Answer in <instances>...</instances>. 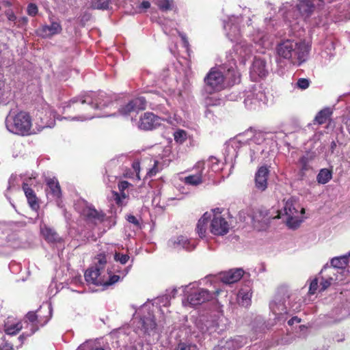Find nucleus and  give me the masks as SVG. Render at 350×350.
I'll return each instance as SVG.
<instances>
[{
  "mask_svg": "<svg viewBox=\"0 0 350 350\" xmlns=\"http://www.w3.org/2000/svg\"><path fill=\"white\" fill-rule=\"evenodd\" d=\"M224 27L226 36L231 42H237L234 46L233 51L226 54V59L229 63L228 71L237 68V62L239 65L245 66L246 62L253 55L252 45L246 41H240L244 35L249 37L254 43L261 49H267L271 45L270 36L265 31L254 29L252 25V19L248 16L245 20L243 16H231L227 22H224Z\"/></svg>",
  "mask_w": 350,
  "mask_h": 350,
  "instance_id": "f257e3e1",
  "label": "nucleus"
},
{
  "mask_svg": "<svg viewBox=\"0 0 350 350\" xmlns=\"http://www.w3.org/2000/svg\"><path fill=\"white\" fill-rule=\"evenodd\" d=\"M274 136L272 133L261 131L254 133L252 131L239 134L226 143L224 152L225 163L233 167L241 148L248 149L250 162L258 161L267 150V141L273 139Z\"/></svg>",
  "mask_w": 350,
  "mask_h": 350,
  "instance_id": "f03ea898",
  "label": "nucleus"
},
{
  "mask_svg": "<svg viewBox=\"0 0 350 350\" xmlns=\"http://www.w3.org/2000/svg\"><path fill=\"white\" fill-rule=\"evenodd\" d=\"M107 258L104 254H98L95 265L88 269L84 274L85 281L95 286H108L122 280L130 271L131 265L124 267L113 265L105 270Z\"/></svg>",
  "mask_w": 350,
  "mask_h": 350,
  "instance_id": "7ed1b4c3",
  "label": "nucleus"
},
{
  "mask_svg": "<svg viewBox=\"0 0 350 350\" xmlns=\"http://www.w3.org/2000/svg\"><path fill=\"white\" fill-rule=\"evenodd\" d=\"M178 293L176 288L167 289L165 293L157 297L152 301H148L143 304L137 313L141 314L136 323V328L148 335L153 334L157 330V323L153 315V309L156 307L161 313L163 314L161 307H169L172 299L174 298Z\"/></svg>",
  "mask_w": 350,
  "mask_h": 350,
  "instance_id": "20e7f679",
  "label": "nucleus"
},
{
  "mask_svg": "<svg viewBox=\"0 0 350 350\" xmlns=\"http://www.w3.org/2000/svg\"><path fill=\"white\" fill-rule=\"evenodd\" d=\"M296 295L287 288H280L269 304V316L273 317L274 321L269 325L282 324L293 313L299 311L300 304L296 302Z\"/></svg>",
  "mask_w": 350,
  "mask_h": 350,
  "instance_id": "39448f33",
  "label": "nucleus"
},
{
  "mask_svg": "<svg viewBox=\"0 0 350 350\" xmlns=\"http://www.w3.org/2000/svg\"><path fill=\"white\" fill-rule=\"evenodd\" d=\"M310 46L305 41L295 39L281 40L276 45V62L281 66L282 60L300 66L309 56Z\"/></svg>",
  "mask_w": 350,
  "mask_h": 350,
  "instance_id": "423d86ee",
  "label": "nucleus"
},
{
  "mask_svg": "<svg viewBox=\"0 0 350 350\" xmlns=\"http://www.w3.org/2000/svg\"><path fill=\"white\" fill-rule=\"evenodd\" d=\"M116 103L112 96L105 92H83L71 98L64 109L73 107L75 110L85 112L92 110H103L113 106Z\"/></svg>",
  "mask_w": 350,
  "mask_h": 350,
  "instance_id": "0eeeda50",
  "label": "nucleus"
},
{
  "mask_svg": "<svg viewBox=\"0 0 350 350\" xmlns=\"http://www.w3.org/2000/svg\"><path fill=\"white\" fill-rule=\"evenodd\" d=\"M216 276L209 275L203 279L190 282L187 285L182 286L185 299L183 301L184 304H188L191 307H196L204 303L211 301L219 295L221 290L217 288L215 291H211L206 288H202V284H206L208 282H215Z\"/></svg>",
  "mask_w": 350,
  "mask_h": 350,
  "instance_id": "6e6552de",
  "label": "nucleus"
},
{
  "mask_svg": "<svg viewBox=\"0 0 350 350\" xmlns=\"http://www.w3.org/2000/svg\"><path fill=\"white\" fill-rule=\"evenodd\" d=\"M52 310L51 304L46 303L41 306L36 312H29L26 314L22 323L24 328L29 330L24 332L19 336L18 339L21 342L20 345L23 343L27 338L38 330L40 326L42 327L48 323L52 316Z\"/></svg>",
  "mask_w": 350,
  "mask_h": 350,
  "instance_id": "1a4fd4ad",
  "label": "nucleus"
},
{
  "mask_svg": "<svg viewBox=\"0 0 350 350\" xmlns=\"http://www.w3.org/2000/svg\"><path fill=\"white\" fill-rule=\"evenodd\" d=\"M6 129L11 133L28 136L33 133L32 118L25 111H10L5 120Z\"/></svg>",
  "mask_w": 350,
  "mask_h": 350,
  "instance_id": "9d476101",
  "label": "nucleus"
},
{
  "mask_svg": "<svg viewBox=\"0 0 350 350\" xmlns=\"http://www.w3.org/2000/svg\"><path fill=\"white\" fill-rule=\"evenodd\" d=\"M228 319L220 312L217 315L201 317L197 320V328L203 335L221 334L227 328Z\"/></svg>",
  "mask_w": 350,
  "mask_h": 350,
  "instance_id": "9b49d317",
  "label": "nucleus"
},
{
  "mask_svg": "<svg viewBox=\"0 0 350 350\" xmlns=\"http://www.w3.org/2000/svg\"><path fill=\"white\" fill-rule=\"evenodd\" d=\"M283 208L278 211V217L286 216V224L290 228L295 229L303 221V214L305 213L304 208L299 205L293 198H289L283 200Z\"/></svg>",
  "mask_w": 350,
  "mask_h": 350,
  "instance_id": "f8f14e48",
  "label": "nucleus"
},
{
  "mask_svg": "<svg viewBox=\"0 0 350 350\" xmlns=\"http://www.w3.org/2000/svg\"><path fill=\"white\" fill-rule=\"evenodd\" d=\"M74 206L85 221L92 226H96L105 220L106 215L102 211L96 210L94 206L83 200H77Z\"/></svg>",
  "mask_w": 350,
  "mask_h": 350,
  "instance_id": "ddd939ff",
  "label": "nucleus"
},
{
  "mask_svg": "<svg viewBox=\"0 0 350 350\" xmlns=\"http://www.w3.org/2000/svg\"><path fill=\"white\" fill-rule=\"evenodd\" d=\"M204 83L202 90L206 93H217L225 88L224 74L216 68H211L204 79Z\"/></svg>",
  "mask_w": 350,
  "mask_h": 350,
  "instance_id": "4468645a",
  "label": "nucleus"
},
{
  "mask_svg": "<svg viewBox=\"0 0 350 350\" xmlns=\"http://www.w3.org/2000/svg\"><path fill=\"white\" fill-rule=\"evenodd\" d=\"M244 104L250 109H255L265 103L267 98L262 86L260 84H254L244 92Z\"/></svg>",
  "mask_w": 350,
  "mask_h": 350,
  "instance_id": "2eb2a0df",
  "label": "nucleus"
},
{
  "mask_svg": "<svg viewBox=\"0 0 350 350\" xmlns=\"http://www.w3.org/2000/svg\"><path fill=\"white\" fill-rule=\"evenodd\" d=\"M195 171L196 173L184 178V183L186 185L198 186L206 180L213 178V174L210 173L208 170H206V167H203V163L201 162H198L196 164Z\"/></svg>",
  "mask_w": 350,
  "mask_h": 350,
  "instance_id": "dca6fc26",
  "label": "nucleus"
},
{
  "mask_svg": "<svg viewBox=\"0 0 350 350\" xmlns=\"http://www.w3.org/2000/svg\"><path fill=\"white\" fill-rule=\"evenodd\" d=\"M150 99V95L147 96H139L135 98L125 105H122L118 111L119 115L122 116H130L132 113H137L140 110H144L146 106L147 100Z\"/></svg>",
  "mask_w": 350,
  "mask_h": 350,
  "instance_id": "f3484780",
  "label": "nucleus"
},
{
  "mask_svg": "<svg viewBox=\"0 0 350 350\" xmlns=\"http://www.w3.org/2000/svg\"><path fill=\"white\" fill-rule=\"evenodd\" d=\"M20 247V242L16 234L10 232L9 230L4 232L0 230V253L2 254H9L13 249Z\"/></svg>",
  "mask_w": 350,
  "mask_h": 350,
  "instance_id": "a211bd4d",
  "label": "nucleus"
},
{
  "mask_svg": "<svg viewBox=\"0 0 350 350\" xmlns=\"http://www.w3.org/2000/svg\"><path fill=\"white\" fill-rule=\"evenodd\" d=\"M269 73V66L266 60L261 57H254L250 68V77L252 81L264 79Z\"/></svg>",
  "mask_w": 350,
  "mask_h": 350,
  "instance_id": "6ab92c4d",
  "label": "nucleus"
},
{
  "mask_svg": "<svg viewBox=\"0 0 350 350\" xmlns=\"http://www.w3.org/2000/svg\"><path fill=\"white\" fill-rule=\"evenodd\" d=\"M49 24L42 25L36 30L38 36L43 38H51L55 35L59 34L62 31V27L59 19L53 16H49Z\"/></svg>",
  "mask_w": 350,
  "mask_h": 350,
  "instance_id": "aec40b11",
  "label": "nucleus"
},
{
  "mask_svg": "<svg viewBox=\"0 0 350 350\" xmlns=\"http://www.w3.org/2000/svg\"><path fill=\"white\" fill-rule=\"evenodd\" d=\"M350 257V251L346 254L334 257L331 259V265H325L321 270V273L324 272L332 273L333 275H337L338 270H342L347 266L349 258Z\"/></svg>",
  "mask_w": 350,
  "mask_h": 350,
  "instance_id": "412c9836",
  "label": "nucleus"
},
{
  "mask_svg": "<svg viewBox=\"0 0 350 350\" xmlns=\"http://www.w3.org/2000/svg\"><path fill=\"white\" fill-rule=\"evenodd\" d=\"M198 241L193 239H189L185 236L180 235L170 239L168 241V245L176 250H185L187 251L193 250Z\"/></svg>",
  "mask_w": 350,
  "mask_h": 350,
  "instance_id": "4be33fe9",
  "label": "nucleus"
},
{
  "mask_svg": "<svg viewBox=\"0 0 350 350\" xmlns=\"http://www.w3.org/2000/svg\"><path fill=\"white\" fill-rule=\"evenodd\" d=\"M162 120H167V118L159 117L151 112H146L140 117L138 126L145 131L152 130L160 126Z\"/></svg>",
  "mask_w": 350,
  "mask_h": 350,
  "instance_id": "5701e85b",
  "label": "nucleus"
},
{
  "mask_svg": "<svg viewBox=\"0 0 350 350\" xmlns=\"http://www.w3.org/2000/svg\"><path fill=\"white\" fill-rule=\"evenodd\" d=\"M248 343L243 336H237L225 341H221L213 350H239Z\"/></svg>",
  "mask_w": 350,
  "mask_h": 350,
  "instance_id": "b1692460",
  "label": "nucleus"
},
{
  "mask_svg": "<svg viewBox=\"0 0 350 350\" xmlns=\"http://www.w3.org/2000/svg\"><path fill=\"white\" fill-rule=\"evenodd\" d=\"M230 226L228 221L222 217L215 215L211 219L210 231L217 236H223L229 231Z\"/></svg>",
  "mask_w": 350,
  "mask_h": 350,
  "instance_id": "393cba45",
  "label": "nucleus"
},
{
  "mask_svg": "<svg viewBox=\"0 0 350 350\" xmlns=\"http://www.w3.org/2000/svg\"><path fill=\"white\" fill-rule=\"evenodd\" d=\"M269 175V170L266 165H262L257 170L255 174V187L257 190L264 191L267 188L268 177Z\"/></svg>",
  "mask_w": 350,
  "mask_h": 350,
  "instance_id": "a878e982",
  "label": "nucleus"
},
{
  "mask_svg": "<svg viewBox=\"0 0 350 350\" xmlns=\"http://www.w3.org/2000/svg\"><path fill=\"white\" fill-rule=\"evenodd\" d=\"M314 152H306L304 154H301L299 159H298L297 162V165L299 169V175L301 179H303L306 172H308L309 170L312 168L310 166V163L314 159Z\"/></svg>",
  "mask_w": 350,
  "mask_h": 350,
  "instance_id": "bb28decb",
  "label": "nucleus"
},
{
  "mask_svg": "<svg viewBox=\"0 0 350 350\" xmlns=\"http://www.w3.org/2000/svg\"><path fill=\"white\" fill-rule=\"evenodd\" d=\"M243 275L242 269H230L228 271L221 273L219 280L226 284H231L238 282Z\"/></svg>",
  "mask_w": 350,
  "mask_h": 350,
  "instance_id": "cd10ccee",
  "label": "nucleus"
},
{
  "mask_svg": "<svg viewBox=\"0 0 350 350\" xmlns=\"http://www.w3.org/2000/svg\"><path fill=\"white\" fill-rule=\"evenodd\" d=\"M47 188L46 195L53 199H59L62 196V191L59 182L55 178H48L46 180Z\"/></svg>",
  "mask_w": 350,
  "mask_h": 350,
  "instance_id": "c85d7f7f",
  "label": "nucleus"
},
{
  "mask_svg": "<svg viewBox=\"0 0 350 350\" xmlns=\"http://www.w3.org/2000/svg\"><path fill=\"white\" fill-rule=\"evenodd\" d=\"M216 94L206 93L204 90L201 91L203 104L205 107L218 106L224 103V98Z\"/></svg>",
  "mask_w": 350,
  "mask_h": 350,
  "instance_id": "c756f323",
  "label": "nucleus"
},
{
  "mask_svg": "<svg viewBox=\"0 0 350 350\" xmlns=\"http://www.w3.org/2000/svg\"><path fill=\"white\" fill-rule=\"evenodd\" d=\"M252 291L250 286H245L239 290L237 294V301L239 305L247 308L252 303Z\"/></svg>",
  "mask_w": 350,
  "mask_h": 350,
  "instance_id": "7c9ffc66",
  "label": "nucleus"
},
{
  "mask_svg": "<svg viewBox=\"0 0 350 350\" xmlns=\"http://www.w3.org/2000/svg\"><path fill=\"white\" fill-rule=\"evenodd\" d=\"M211 213L206 212L198 221L196 232L201 239L206 237L208 224L211 219Z\"/></svg>",
  "mask_w": 350,
  "mask_h": 350,
  "instance_id": "2f4dec72",
  "label": "nucleus"
},
{
  "mask_svg": "<svg viewBox=\"0 0 350 350\" xmlns=\"http://www.w3.org/2000/svg\"><path fill=\"white\" fill-rule=\"evenodd\" d=\"M14 98L10 87L6 86L5 82L0 79V105H6Z\"/></svg>",
  "mask_w": 350,
  "mask_h": 350,
  "instance_id": "473e14b6",
  "label": "nucleus"
},
{
  "mask_svg": "<svg viewBox=\"0 0 350 350\" xmlns=\"http://www.w3.org/2000/svg\"><path fill=\"white\" fill-rule=\"evenodd\" d=\"M203 167L208 170L211 174H214L222 170V163L215 157H210L206 161H201Z\"/></svg>",
  "mask_w": 350,
  "mask_h": 350,
  "instance_id": "72a5a7b5",
  "label": "nucleus"
},
{
  "mask_svg": "<svg viewBox=\"0 0 350 350\" xmlns=\"http://www.w3.org/2000/svg\"><path fill=\"white\" fill-rule=\"evenodd\" d=\"M321 55L329 58L334 55L335 45L332 38H327L321 44Z\"/></svg>",
  "mask_w": 350,
  "mask_h": 350,
  "instance_id": "f704fd0d",
  "label": "nucleus"
},
{
  "mask_svg": "<svg viewBox=\"0 0 350 350\" xmlns=\"http://www.w3.org/2000/svg\"><path fill=\"white\" fill-rule=\"evenodd\" d=\"M321 281L320 283V291L326 290L333 282L337 280H341L342 278H339L338 275H333L332 273L324 272L323 274L321 273Z\"/></svg>",
  "mask_w": 350,
  "mask_h": 350,
  "instance_id": "c9c22d12",
  "label": "nucleus"
},
{
  "mask_svg": "<svg viewBox=\"0 0 350 350\" xmlns=\"http://www.w3.org/2000/svg\"><path fill=\"white\" fill-rule=\"evenodd\" d=\"M157 22L166 35L173 34V31H178L176 28V23L174 21L159 17Z\"/></svg>",
  "mask_w": 350,
  "mask_h": 350,
  "instance_id": "e433bc0d",
  "label": "nucleus"
},
{
  "mask_svg": "<svg viewBox=\"0 0 350 350\" xmlns=\"http://www.w3.org/2000/svg\"><path fill=\"white\" fill-rule=\"evenodd\" d=\"M24 328L21 321L12 323L10 319L5 323L4 331L6 334L13 336Z\"/></svg>",
  "mask_w": 350,
  "mask_h": 350,
  "instance_id": "4c0bfd02",
  "label": "nucleus"
},
{
  "mask_svg": "<svg viewBox=\"0 0 350 350\" xmlns=\"http://www.w3.org/2000/svg\"><path fill=\"white\" fill-rule=\"evenodd\" d=\"M41 232L45 239L51 243H59L62 241V238L52 228L44 226L41 228Z\"/></svg>",
  "mask_w": 350,
  "mask_h": 350,
  "instance_id": "58836bf2",
  "label": "nucleus"
},
{
  "mask_svg": "<svg viewBox=\"0 0 350 350\" xmlns=\"http://www.w3.org/2000/svg\"><path fill=\"white\" fill-rule=\"evenodd\" d=\"M150 2L148 0H143L141 3L137 4L135 6L131 5V8L129 9L127 3L124 5V8L127 10L131 14H135L137 13L145 12L150 8Z\"/></svg>",
  "mask_w": 350,
  "mask_h": 350,
  "instance_id": "ea45409f",
  "label": "nucleus"
},
{
  "mask_svg": "<svg viewBox=\"0 0 350 350\" xmlns=\"http://www.w3.org/2000/svg\"><path fill=\"white\" fill-rule=\"evenodd\" d=\"M114 4L113 0H92L90 7L96 10H109L112 9V5Z\"/></svg>",
  "mask_w": 350,
  "mask_h": 350,
  "instance_id": "a19ab883",
  "label": "nucleus"
},
{
  "mask_svg": "<svg viewBox=\"0 0 350 350\" xmlns=\"http://www.w3.org/2000/svg\"><path fill=\"white\" fill-rule=\"evenodd\" d=\"M332 178V170L323 168L321 169L317 176V180L319 184L325 185Z\"/></svg>",
  "mask_w": 350,
  "mask_h": 350,
  "instance_id": "79ce46f5",
  "label": "nucleus"
},
{
  "mask_svg": "<svg viewBox=\"0 0 350 350\" xmlns=\"http://www.w3.org/2000/svg\"><path fill=\"white\" fill-rule=\"evenodd\" d=\"M77 350H105L95 340H87L81 344Z\"/></svg>",
  "mask_w": 350,
  "mask_h": 350,
  "instance_id": "37998d69",
  "label": "nucleus"
},
{
  "mask_svg": "<svg viewBox=\"0 0 350 350\" xmlns=\"http://www.w3.org/2000/svg\"><path fill=\"white\" fill-rule=\"evenodd\" d=\"M332 114V111L329 108H325L321 110L315 117V122L319 124H324Z\"/></svg>",
  "mask_w": 350,
  "mask_h": 350,
  "instance_id": "c03bdc74",
  "label": "nucleus"
},
{
  "mask_svg": "<svg viewBox=\"0 0 350 350\" xmlns=\"http://www.w3.org/2000/svg\"><path fill=\"white\" fill-rule=\"evenodd\" d=\"M115 113H112V114H104V115H96V114H91V113H82L81 115H79V116H75L73 118H72V120H77V121H85V120H92L94 118H100V117H109V116H114Z\"/></svg>",
  "mask_w": 350,
  "mask_h": 350,
  "instance_id": "a18cd8bd",
  "label": "nucleus"
},
{
  "mask_svg": "<svg viewBox=\"0 0 350 350\" xmlns=\"http://www.w3.org/2000/svg\"><path fill=\"white\" fill-rule=\"evenodd\" d=\"M111 199L113 200L118 206H122L126 204V196L124 192L119 193L117 191H112Z\"/></svg>",
  "mask_w": 350,
  "mask_h": 350,
  "instance_id": "49530a36",
  "label": "nucleus"
},
{
  "mask_svg": "<svg viewBox=\"0 0 350 350\" xmlns=\"http://www.w3.org/2000/svg\"><path fill=\"white\" fill-rule=\"evenodd\" d=\"M155 3L163 12L171 10L174 6L173 0H156Z\"/></svg>",
  "mask_w": 350,
  "mask_h": 350,
  "instance_id": "de8ad7c7",
  "label": "nucleus"
},
{
  "mask_svg": "<svg viewBox=\"0 0 350 350\" xmlns=\"http://www.w3.org/2000/svg\"><path fill=\"white\" fill-rule=\"evenodd\" d=\"M174 138L176 142L182 144L187 139V133L184 130L178 129L174 133Z\"/></svg>",
  "mask_w": 350,
  "mask_h": 350,
  "instance_id": "09e8293b",
  "label": "nucleus"
},
{
  "mask_svg": "<svg viewBox=\"0 0 350 350\" xmlns=\"http://www.w3.org/2000/svg\"><path fill=\"white\" fill-rule=\"evenodd\" d=\"M265 24L267 30L271 33H273V31L276 29V26L278 25L277 20L275 16H270L269 18L266 17L265 18Z\"/></svg>",
  "mask_w": 350,
  "mask_h": 350,
  "instance_id": "8fccbe9b",
  "label": "nucleus"
},
{
  "mask_svg": "<svg viewBox=\"0 0 350 350\" xmlns=\"http://www.w3.org/2000/svg\"><path fill=\"white\" fill-rule=\"evenodd\" d=\"M174 350H198L195 345L180 342Z\"/></svg>",
  "mask_w": 350,
  "mask_h": 350,
  "instance_id": "3c124183",
  "label": "nucleus"
},
{
  "mask_svg": "<svg viewBox=\"0 0 350 350\" xmlns=\"http://www.w3.org/2000/svg\"><path fill=\"white\" fill-rule=\"evenodd\" d=\"M12 345L5 341V335L0 332V350H12Z\"/></svg>",
  "mask_w": 350,
  "mask_h": 350,
  "instance_id": "603ef678",
  "label": "nucleus"
},
{
  "mask_svg": "<svg viewBox=\"0 0 350 350\" xmlns=\"http://www.w3.org/2000/svg\"><path fill=\"white\" fill-rule=\"evenodd\" d=\"M310 83V81L308 79L299 78L296 83V86L299 89L306 90L309 87Z\"/></svg>",
  "mask_w": 350,
  "mask_h": 350,
  "instance_id": "864d4df0",
  "label": "nucleus"
},
{
  "mask_svg": "<svg viewBox=\"0 0 350 350\" xmlns=\"http://www.w3.org/2000/svg\"><path fill=\"white\" fill-rule=\"evenodd\" d=\"M114 259L116 262H120L122 265H124L128 262L129 256L127 254L116 252L114 254Z\"/></svg>",
  "mask_w": 350,
  "mask_h": 350,
  "instance_id": "5fc2aeb1",
  "label": "nucleus"
},
{
  "mask_svg": "<svg viewBox=\"0 0 350 350\" xmlns=\"http://www.w3.org/2000/svg\"><path fill=\"white\" fill-rule=\"evenodd\" d=\"M27 12L29 16H35L38 12V6L33 3H29L27 8Z\"/></svg>",
  "mask_w": 350,
  "mask_h": 350,
  "instance_id": "6e6d98bb",
  "label": "nucleus"
},
{
  "mask_svg": "<svg viewBox=\"0 0 350 350\" xmlns=\"http://www.w3.org/2000/svg\"><path fill=\"white\" fill-rule=\"evenodd\" d=\"M27 199V202L30 206V207L34 210L36 211L39 208V204L38 202V199L36 198V196L29 197Z\"/></svg>",
  "mask_w": 350,
  "mask_h": 350,
  "instance_id": "4d7b16f0",
  "label": "nucleus"
},
{
  "mask_svg": "<svg viewBox=\"0 0 350 350\" xmlns=\"http://www.w3.org/2000/svg\"><path fill=\"white\" fill-rule=\"evenodd\" d=\"M23 190L24 191V193L27 198L36 196L33 190L31 188H30L28 184L27 183L23 184Z\"/></svg>",
  "mask_w": 350,
  "mask_h": 350,
  "instance_id": "13d9d810",
  "label": "nucleus"
},
{
  "mask_svg": "<svg viewBox=\"0 0 350 350\" xmlns=\"http://www.w3.org/2000/svg\"><path fill=\"white\" fill-rule=\"evenodd\" d=\"M225 97L228 100L237 101L241 98V94L238 92L233 91L229 94L226 95Z\"/></svg>",
  "mask_w": 350,
  "mask_h": 350,
  "instance_id": "bf43d9fd",
  "label": "nucleus"
},
{
  "mask_svg": "<svg viewBox=\"0 0 350 350\" xmlns=\"http://www.w3.org/2000/svg\"><path fill=\"white\" fill-rule=\"evenodd\" d=\"M132 168L135 173V176L140 179L139 172H140V163L138 160H135L132 163Z\"/></svg>",
  "mask_w": 350,
  "mask_h": 350,
  "instance_id": "052dcab7",
  "label": "nucleus"
},
{
  "mask_svg": "<svg viewBox=\"0 0 350 350\" xmlns=\"http://www.w3.org/2000/svg\"><path fill=\"white\" fill-rule=\"evenodd\" d=\"M50 116H53V120H50L49 122H46L44 125V127H49L51 128L55 124V120L58 119L60 120L59 116H57L56 113L53 111H50Z\"/></svg>",
  "mask_w": 350,
  "mask_h": 350,
  "instance_id": "680f3d73",
  "label": "nucleus"
},
{
  "mask_svg": "<svg viewBox=\"0 0 350 350\" xmlns=\"http://www.w3.org/2000/svg\"><path fill=\"white\" fill-rule=\"evenodd\" d=\"M318 284H319V282L317 278L314 279L310 282V287H309V293L310 294L314 295L316 293L317 288L319 286Z\"/></svg>",
  "mask_w": 350,
  "mask_h": 350,
  "instance_id": "e2e57ef3",
  "label": "nucleus"
},
{
  "mask_svg": "<svg viewBox=\"0 0 350 350\" xmlns=\"http://www.w3.org/2000/svg\"><path fill=\"white\" fill-rule=\"evenodd\" d=\"M339 319H343L347 317L350 316V306L348 304H346L342 309H341V312L340 314Z\"/></svg>",
  "mask_w": 350,
  "mask_h": 350,
  "instance_id": "0e129e2a",
  "label": "nucleus"
},
{
  "mask_svg": "<svg viewBox=\"0 0 350 350\" xmlns=\"http://www.w3.org/2000/svg\"><path fill=\"white\" fill-rule=\"evenodd\" d=\"M10 271L13 273H17L21 270V265L16 262H11L9 265Z\"/></svg>",
  "mask_w": 350,
  "mask_h": 350,
  "instance_id": "69168bd1",
  "label": "nucleus"
},
{
  "mask_svg": "<svg viewBox=\"0 0 350 350\" xmlns=\"http://www.w3.org/2000/svg\"><path fill=\"white\" fill-rule=\"evenodd\" d=\"M127 221L129 223L134 224L137 227L139 226V222L138 219L134 215H128Z\"/></svg>",
  "mask_w": 350,
  "mask_h": 350,
  "instance_id": "338daca9",
  "label": "nucleus"
},
{
  "mask_svg": "<svg viewBox=\"0 0 350 350\" xmlns=\"http://www.w3.org/2000/svg\"><path fill=\"white\" fill-rule=\"evenodd\" d=\"M6 16L10 21L14 22V23L17 20L16 15L14 14L12 11H8L6 12Z\"/></svg>",
  "mask_w": 350,
  "mask_h": 350,
  "instance_id": "774afa93",
  "label": "nucleus"
}]
</instances>
